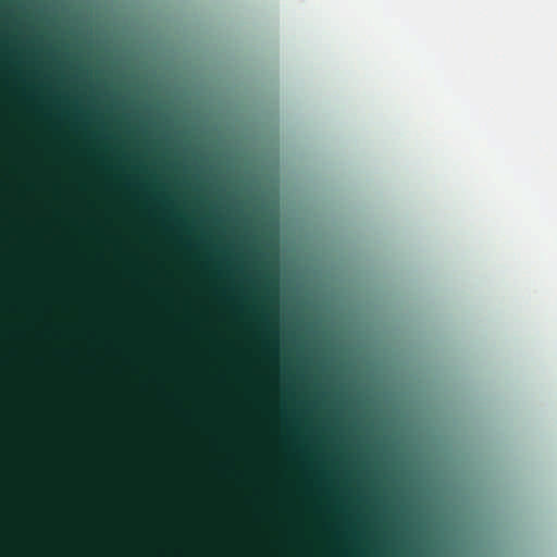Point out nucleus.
<instances>
[{"instance_id":"nucleus-1","label":"nucleus","mask_w":557,"mask_h":557,"mask_svg":"<svg viewBox=\"0 0 557 557\" xmlns=\"http://www.w3.org/2000/svg\"><path fill=\"white\" fill-rule=\"evenodd\" d=\"M60 115L71 122L84 125L109 126L126 131H161L186 125L190 113L170 110L165 106H144L141 108L110 107L104 112L73 109L61 111Z\"/></svg>"},{"instance_id":"nucleus-2","label":"nucleus","mask_w":557,"mask_h":557,"mask_svg":"<svg viewBox=\"0 0 557 557\" xmlns=\"http://www.w3.org/2000/svg\"><path fill=\"white\" fill-rule=\"evenodd\" d=\"M264 293L263 300L267 304V313L262 315L261 321L268 326V334L276 337V331L272 327L271 320L276 318L275 307L277 305V281L275 276L264 272L262 274Z\"/></svg>"},{"instance_id":"nucleus-3","label":"nucleus","mask_w":557,"mask_h":557,"mask_svg":"<svg viewBox=\"0 0 557 557\" xmlns=\"http://www.w3.org/2000/svg\"><path fill=\"white\" fill-rule=\"evenodd\" d=\"M11 103L13 106H15V107L25 109V110H27L29 112H34V113H41V112H44L42 107L37 103L35 98H33V97H30L28 95H25V94H23L21 91L15 94V97L12 100Z\"/></svg>"},{"instance_id":"nucleus-4","label":"nucleus","mask_w":557,"mask_h":557,"mask_svg":"<svg viewBox=\"0 0 557 557\" xmlns=\"http://www.w3.org/2000/svg\"><path fill=\"white\" fill-rule=\"evenodd\" d=\"M269 354L275 355L276 354V339L273 342H269Z\"/></svg>"}]
</instances>
